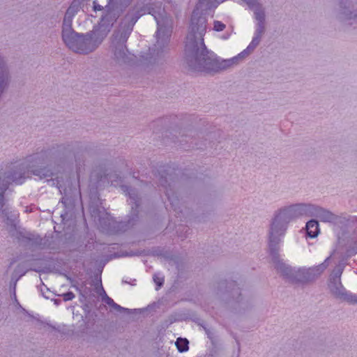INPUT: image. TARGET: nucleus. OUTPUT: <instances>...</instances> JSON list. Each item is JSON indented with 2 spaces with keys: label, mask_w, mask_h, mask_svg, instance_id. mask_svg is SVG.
<instances>
[{
  "label": "nucleus",
  "mask_w": 357,
  "mask_h": 357,
  "mask_svg": "<svg viewBox=\"0 0 357 357\" xmlns=\"http://www.w3.org/2000/svg\"><path fill=\"white\" fill-rule=\"evenodd\" d=\"M61 202H62V203H63V204H66V201L65 200V198H64V197H63V198H62Z\"/></svg>",
  "instance_id": "24"
},
{
  "label": "nucleus",
  "mask_w": 357,
  "mask_h": 357,
  "mask_svg": "<svg viewBox=\"0 0 357 357\" xmlns=\"http://www.w3.org/2000/svg\"><path fill=\"white\" fill-rule=\"evenodd\" d=\"M176 345L180 352H184L188 349V341L186 339L178 338Z\"/></svg>",
  "instance_id": "15"
},
{
  "label": "nucleus",
  "mask_w": 357,
  "mask_h": 357,
  "mask_svg": "<svg viewBox=\"0 0 357 357\" xmlns=\"http://www.w3.org/2000/svg\"><path fill=\"white\" fill-rule=\"evenodd\" d=\"M263 32H264V31H262L261 26V28H257L256 29L255 36L253 37L251 43L248 46L247 50L252 51L258 45Z\"/></svg>",
  "instance_id": "11"
},
{
  "label": "nucleus",
  "mask_w": 357,
  "mask_h": 357,
  "mask_svg": "<svg viewBox=\"0 0 357 357\" xmlns=\"http://www.w3.org/2000/svg\"><path fill=\"white\" fill-rule=\"evenodd\" d=\"M146 12L151 14L157 22L158 29L155 33L157 43H167L169 40L171 31L165 26L167 19L163 15L164 10H161L160 6L158 8V10H155L153 8H144L138 11L137 13L130 19L129 23L130 31H132V26L137 22L139 17Z\"/></svg>",
  "instance_id": "4"
},
{
  "label": "nucleus",
  "mask_w": 357,
  "mask_h": 357,
  "mask_svg": "<svg viewBox=\"0 0 357 357\" xmlns=\"http://www.w3.org/2000/svg\"><path fill=\"white\" fill-rule=\"evenodd\" d=\"M126 46L121 45L119 49L116 48L114 51V55L117 59L123 58L126 55Z\"/></svg>",
  "instance_id": "17"
},
{
  "label": "nucleus",
  "mask_w": 357,
  "mask_h": 357,
  "mask_svg": "<svg viewBox=\"0 0 357 357\" xmlns=\"http://www.w3.org/2000/svg\"><path fill=\"white\" fill-rule=\"evenodd\" d=\"M17 174V173L15 171L8 174L5 173L2 181L0 182V206L1 207L3 205V194L7 190L8 185L10 183L21 185L24 181V178L22 176L21 174H20L19 176Z\"/></svg>",
  "instance_id": "6"
},
{
  "label": "nucleus",
  "mask_w": 357,
  "mask_h": 357,
  "mask_svg": "<svg viewBox=\"0 0 357 357\" xmlns=\"http://www.w3.org/2000/svg\"><path fill=\"white\" fill-rule=\"evenodd\" d=\"M275 268L278 272L280 273L284 277L292 279L294 275V271L289 266L285 264L282 261L279 259H275Z\"/></svg>",
  "instance_id": "8"
},
{
  "label": "nucleus",
  "mask_w": 357,
  "mask_h": 357,
  "mask_svg": "<svg viewBox=\"0 0 357 357\" xmlns=\"http://www.w3.org/2000/svg\"><path fill=\"white\" fill-rule=\"evenodd\" d=\"M116 1L117 0H108L107 3L105 5V8H107V10H109L113 7L112 3Z\"/></svg>",
  "instance_id": "22"
},
{
  "label": "nucleus",
  "mask_w": 357,
  "mask_h": 357,
  "mask_svg": "<svg viewBox=\"0 0 357 357\" xmlns=\"http://www.w3.org/2000/svg\"><path fill=\"white\" fill-rule=\"evenodd\" d=\"M114 21L107 20L103 16L97 26L86 35L75 33L63 42L73 52L79 54H89L94 51L110 31Z\"/></svg>",
  "instance_id": "3"
},
{
  "label": "nucleus",
  "mask_w": 357,
  "mask_h": 357,
  "mask_svg": "<svg viewBox=\"0 0 357 357\" xmlns=\"http://www.w3.org/2000/svg\"><path fill=\"white\" fill-rule=\"evenodd\" d=\"M263 32H264V31H262L261 26V28H257L256 29L255 36L253 37L251 43L248 46L247 50L252 51L258 45Z\"/></svg>",
  "instance_id": "12"
},
{
  "label": "nucleus",
  "mask_w": 357,
  "mask_h": 357,
  "mask_svg": "<svg viewBox=\"0 0 357 357\" xmlns=\"http://www.w3.org/2000/svg\"><path fill=\"white\" fill-rule=\"evenodd\" d=\"M63 301H69L73 300L75 298V294L72 291H68L61 295Z\"/></svg>",
  "instance_id": "20"
},
{
  "label": "nucleus",
  "mask_w": 357,
  "mask_h": 357,
  "mask_svg": "<svg viewBox=\"0 0 357 357\" xmlns=\"http://www.w3.org/2000/svg\"><path fill=\"white\" fill-rule=\"evenodd\" d=\"M342 273V269L339 270V271L337 274V276H336L338 280H340Z\"/></svg>",
  "instance_id": "23"
},
{
  "label": "nucleus",
  "mask_w": 357,
  "mask_h": 357,
  "mask_svg": "<svg viewBox=\"0 0 357 357\" xmlns=\"http://www.w3.org/2000/svg\"><path fill=\"white\" fill-rule=\"evenodd\" d=\"M154 282L156 284V290H158L164 283V278L160 274H155L153 277Z\"/></svg>",
  "instance_id": "16"
},
{
  "label": "nucleus",
  "mask_w": 357,
  "mask_h": 357,
  "mask_svg": "<svg viewBox=\"0 0 357 357\" xmlns=\"http://www.w3.org/2000/svg\"><path fill=\"white\" fill-rule=\"evenodd\" d=\"M243 53H244V52H241V53L238 55V56H241V54H243Z\"/></svg>",
  "instance_id": "25"
},
{
  "label": "nucleus",
  "mask_w": 357,
  "mask_h": 357,
  "mask_svg": "<svg viewBox=\"0 0 357 357\" xmlns=\"http://www.w3.org/2000/svg\"><path fill=\"white\" fill-rule=\"evenodd\" d=\"M341 289H338L334 294L336 296L341 299L353 304H357V295L351 292L347 291L340 284Z\"/></svg>",
  "instance_id": "9"
},
{
  "label": "nucleus",
  "mask_w": 357,
  "mask_h": 357,
  "mask_svg": "<svg viewBox=\"0 0 357 357\" xmlns=\"http://www.w3.org/2000/svg\"><path fill=\"white\" fill-rule=\"evenodd\" d=\"M80 5V0H74L65 14L62 31V38L63 41L76 33L72 29V22L73 17L79 10Z\"/></svg>",
  "instance_id": "5"
},
{
  "label": "nucleus",
  "mask_w": 357,
  "mask_h": 357,
  "mask_svg": "<svg viewBox=\"0 0 357 357\" xmlns=\"http://www.w3.org/2000/svg\"><path fill=\"white\" fill-rule=\"evenodd\" d=\"M93 10L95 11L103 10V6L99 4L98 0L93 1Z\"/></svg>",
  "instance_id": "21"
},
{
  "label": "nucleus",
  "mask_w": 357,
  "mask_h": 357,
  "mask_svg": "<svg viewBox=\"0 0 357 357\" xmlns=\"http://www.w3.org/2000/svg\"><path fill=\"white\" fill-rule=\"evenodd\" d=\"M329 260V257L326 258L324 263L319 265L317 267H314V268H310L309 270L307 271V273L306 274L308 275H312V273H317V275H319L321 273H322L324 271V270L326 268V261ZM310 276L307 277V279H310Z\"/></svg>",
  "instance_id": "14"
},
{
  "label": "nucleus",
  "mask_w": 357,
  "mask_h": 357,
  "mask_svg": "<svg viewBox=\"0 0 357 357\" xmlns=\"http://www.w3.org/2000/svg\"><path fill=\"white\" fill-rule=\"evenodd\" d=\"M103 292L105 294V291L102 289ZM105 303L111 306L112 307H113L114 310L119 311V312H123V311H127L128 310V309L127 308H124L121 306H120L119 305H118L117 303H116L114 300L112 298H111L110 297L107 296V295H105V298H104Z\"/></svg>",
  "instance_id": "13"
},
{
  "label": "nucleus",
  "mask_w": 357,
  "mask_h": 357,
  "mask_svg": "<svg viewBox=\"0 0 357 357\" xmlns=\"http://www.w3.org/2000/svg\"><path fill=\"white\" fill-rule=\"evenodd\" d=\"M196 15L194 11L185 45V59L188 70L192 72H211L231 66L237 57L220 62L216 56L206 49L203 37L206 31L207 20Z\"/></svg>",
  "instance_id": "1"
},
{
  "label": "nucleus",
  "mask_w": 357,
  "mask_h": 357,
  "mask_svg": "<svg viewBox=\"0 0 357 357\" xmlns=\"http://www.w3.org/2000/svg\"><path fill=\"white\" fill-rule=\"evenodd\" d=\"M313 205L297 204L280 209L275 215L269 231V249L275 255L277 246L284 237L288 223L302 216H310Z\"/></svg>",
  "instance_id": "2"
},
{
  "label": "nucleus",
  "mask_w": 357,
  "mask_h": 357,
  "mask_svg": "<svg viewBox=\"0 0 357 357\" xmlns=\"http://www.w3.org/2000/svg\"><path fill=\"white\" fill-rule=\"evenodd\" d=\"M307 236L310 238L317 236L319 233V223L314 220H311L305 225Z\"/></svg>",
  "instance_id": "10"
},
{
  "label": "nucleus",
  "mask_w": 357,
  "mask_h": 357,
  "mask_svg": "<svg viewBox=\"0 0 357 357\" xmlns=\"http://www.w3.org/2000/svg\"><path fill=\"white\" fill-rule=\"evenodd\" d=\"M313 208L310 216H316L323 222H333L336 221L337 216L331 212L314 205Z\"/></svg>",
  "instance_id": "7"
},
{
  "label": "nucleus",
  "mask_w": 357,
  "mask_h": 357,
  "mask_svg": "<svg viewBox=\"0 0 357 357\" xmlns=\"http://www.w3.org/2000/svg\"><path fill=\"white\" fill-rule=\"evenodd\" d=\"M122 189L126 193V195H128L132 202L135 204H137V199L135 198V194L131 192L132 190L128 186H122Z\"/></svg>",
  "instance_id": "18"
},
{
  "label": "nucleus",
  "mask_w": 357,
  "mask_h": 357,
  "mask_svg": "<svg viewBox=\"0 0 357 357\" xmlns=\"http://www.w3.org/2000/svg\"><path fill=\"white\" fill-rule=\"evenodd\" d=\"M225 29V24L220 21L215 20L213 23V29L216 31H222Z\"/></svg>",
  "instance_id": "19"
}]
</instances>
